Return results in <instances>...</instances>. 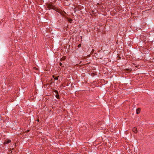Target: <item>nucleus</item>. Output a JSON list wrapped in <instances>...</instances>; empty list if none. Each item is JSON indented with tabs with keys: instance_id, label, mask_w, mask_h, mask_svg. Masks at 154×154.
<instances>
[{
	"instance_id": "f257e3e1",
	"label": "nucleus",
	"mask_w": 154,
	"mask_h": 154,
	"mask_svg": "<svg viewBox=\"0 0 154 154\" xmlns=\"http://www.w3.org/2000/svg\"><path fill=\"white\" fill-rule=\"evenodd\" d=\"M11 141L10 140H5L4 142V144H7L11 142Z\"/></svg>"
},
{
	"instance_id": "f03ea898",
	"label": "nucleus",
	"mask_w": 154,
	"mask_h": 154,
	"mask_svg": "<svg viewBox=\"0 0 154 154\" xmlns=\"http://www.w3.org/2000/svg\"><path fill=\"white\" fill-rule=\"evenodd\" d=\"M133 131L135 133H137V129L136 128L134 127L132 129Z\"/></svg>"
},
{
	"instance_id": "7ed1b4c3",
	"label": "nucleus",
	"mask_w": 154,
	"mask_h": 154,
	"mask_svg": "<svg viewBox=\"0 0 154 154\" xmlns=\"http://www.w3.org/2000/svg\"><path fill=\"white\" fill-rule=\"evenodd\" d=\"M140 108H137L136 110V113L137 114H139L140 113Z\"/></svg>"
},
{
	"instance_id": "20e7f679",
	"label": "nucleus",
	"mask_w": 154,
	"mask_h": 154,
	"mask_svg": "<svg viewBox=\"0 0 154 154\" xmlns=\"http://www.w3.org/2000/svg\"><path fill=\"white\" fill-rule=\"evenodd\" d=\"M55 97L57 99L59 98V96L58 94H57V95H56Z\"/></svg>"
},
{
	"instance_id": "39448f33",
	"label": "nucleus",
	"mask_w": 154,
	"mask_h": 154,
	"mask_svg": "<svg viewBox=\"0 0 154 154\" xmlns=\"http://www.w3.org/2000/svg\"><path fill=\"white\" fill-rule=\"evenodd\" d=\"M68 21H69L70 23H72V19H71L70 18V19H68Z\"/></svg>"
},
{
	"instance_id": "423d86ee",
	"label": "nucleus",
	"mask_w": 154,
	"mask_h": 154,
	"mask_svg": "<svg viewBox=\"0 0 154 154\" xmlns=\"http://www.w3.org/2000/svg\"><path fill=\"white\" fill-rule=\"evenodd\" d=\"M65 59V57H62V58L60 60L61 61H64Z\"/></svg>"
},
{
	"instance_id": "0eeeda50",
	"label": "nucleus",
	"mask_w": 154,
	"mask_h": 154,
	"mask_svg": "<svg viewBox=\"0 0 154 154\" xmlns=\"http://www.w3.org/2000/svg\"><path fill=\"white\" fill-rule=\"evenodd\" d=\"M59 65L60 66H61L62 67H64V65L62 66V64L60 62L59 63Z\"/></svg>"
},
{
	"instance_id": "6e6552de",
	"label": "nucleus",
	"mask_w": 154,
	"mask_h": 154,
	"mask_svg": "<svg viewBox=\"0 0 154 154\" xmlns=\"http://www.w3.org/2000/svg\"><path fill=\"white\" fill-rule=\"evenodd\" d=\"M59 77L58 76L57 77H56L55 78H54V79L55 80H58V77Z\"/></svg>"
},
{
	"instance_id": "1a4fd4ad",
	"label": "nucleus",
	"mask_w": 154,
	"mask_h": 154,
	"mask_svg": "<svg viewBox=\"0 0 154 154\" xmlns=\"http://www.w3.org/2000/svg\"><path fill=\"white\" fill-rule=\"evenodd\" d=\"M81 44H79L78 45V48H80L81 47Z\"/></svg>"
},
{
	"instance_id": "9d476101",
	"label": "nucleus",
	"mask_w": 154,
	"mask_h": 154,
	"mask_svg": "<svg viewBox=\"0 0 154 154\" xmlns=\"http://www.w3.org/2000/svg\"><path fill=\"white\" fill-rule=\"evenodd\" d=\"M55 93H56L57 94H58V91L57 90H55Z\"/></svg>"
},
{
	"instance_id": "9b49d317",
	"label": "nucleus",
	"mask_w": 154,
	"mask_h": 154,
	"mask_svg": "<svg viewBox=\"0 0 154 154\" xmlns=\"http://www.w3.org/2000/svg\"><path fill=\"white\" fill-rule=\"evenodd\" d=\"M150 32H154V30H152Z\"/></svg>"
},
{
	"instance_id": "f8f14e48",
	"label": "nucleus",
	"mask_w": 154,
	"mask_h": 154,
	"mask_svg": "<svg viewBox=\"0 0 154 154\" xmlns=\"http://www.w3.org/2000/svg\"><path fill=\"white\" fill-rule=\"evenodd\" d=\"M53 76V77L54 78H55V77H54V75H53V76Z\"/></svg>"
},
{
	"instance_id": "ddd939ff",
	"label": "nucleus",
	"mask_w": 154,
	"mask_h": 154,
	"mask_svg": "<svg viewBox=\"0 0 154 154\" xmlns=\"http://www.w3.org/2000/svg\"><path fill=\"white\" fill-rule=\"evenodd\" d=\"M94 51V49H93V50H92V51Z\"/></svg>"
},
{
	"instance_id": "4468645a",
	"label": "nucleus",
	"mask_w": 154,
	"mask_h": 154,
	"mask_svg": "<svg viewBox=\"0 0 154 154\" xmlns=\"http://www.w3.org/2000/svg\"><path fill=\"white\" fill-rule=\"evenodd\" d=\"M38 122L39 121V120H38Z\"/></svg>"
}]
</instances>
